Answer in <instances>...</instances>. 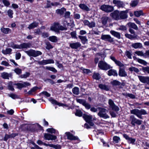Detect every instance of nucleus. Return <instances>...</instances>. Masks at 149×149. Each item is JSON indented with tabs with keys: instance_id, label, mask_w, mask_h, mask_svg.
<instances>
[{
	"instance_id": "26",
	"label": "nucleus",
	"mask_w": 149,
	"mask_h": 149,
	"mask_svg": "<svg viewBox=\"0 0 149 149\" xmlns=\"http://www.w3.org/2000/svg\"><path fill=\"white\" fill-rule=\"evenodd\" d=\"M31 126L28 124L23 125L22 126V130L23 131L28 130L31 129Z\"/></svg>"
},
{
	"instance_id": "35",
	"label": "nucleus",
	"mask_w": 149,
	"mask_h": 149,
	"mask_svg": "<svg viewBox=\"0 0 149 149\" xmlns=\"http://www.w3.org/2000/svg\"><path fill=\"white\" fill-rule=\"evenodd\" d=\"M30 73L29 72H26L24 74L20 75L19 77L21 78H26L30 75Z\"/></svg>"
},
{
	"instance_id": "16",
	"label": "nucleus",
	"mask_w": 149,
	"mask_h": 149,
	"mask_svg": "<svg viewBox=\"0 0 149 149\" xmlns=\"http://www.w3.org/2000/svg\"><path fill=\"white\" fill-rule=\"evenodd\" d=\"M118 75L121 77H126L127 76V74L125 72V69L119 68Z\"/></svg>"
},
{
	"instance_id": "38",
	"label": "nucleus",
	"mask_w": 149,
	"mask_h": 149,
	"mask_svg": "<svg viewBox=\"0 0 149 149\" xmlns=\"http://www.w3.org/2000/svg\"><path fill=\"white\" fill-rule=\"evenodd\" d=\"M93 79L97 80H99L101 78L100 74L98 73L95 72L93 73Z\"/></svg>"
},
{
	"instance_id": "29",
	"label": "nucleus",
	"mask_w": 149,
	"mask_h": 149,
	"mask_svg": "<svg viewBox=\"0 0 149 149\" xmlns=\"http://www.w3.org/2000/svg\"><path fill=\"white\" fill-rule=\"evenodd\" d=\"M79 7L82 10L88 11L90 10L89 8L84 4H80Z\"/></svg>"
},
{
	"instance_id": "23",
	"label": "nucleus",
	"mask_w": 149,
	"mask_h": 149,
	"mask_svg": "<svg viewBox=\"0 0 149 149\" xmlns=\"http://www.w3.org/2000/svg\"><path fill=\"white\" fill-rule=\"evenodd\" d=\"M108 74L109 76L113 75V76H117L118 73L116 71L113 69H111L108 71Z\"/></svg>"
},
{
	"instance_id": "20",
	"label": "nucleus",
	"mask_w": 149,
	"mask_h": 149,
	"mask_svg": "<svg viewBox=\"0 0 149 149\" xmlns=\"http://www.w3.org/2000/svg\"><path fill=\"white\" fill-rule=\"evenodd\" d=\"M113 3L116 5L118 8H123L124 6V4L122 2L118 0H113Z\"/></svg>"
},
{
	"instance_id": "43",
	"label": "nucleus",
	"mask_w": 149,
	"mask_h": 149,
	"mask_svg": "<svg viewBox=\"0 0 149 149\" xmlns=\"http://www.w3.org/2000/svg\"><path fill=\"white\" fill-rule=\"evenodd\" d=\"M134 15L137 17H139L141 15H143V12L141 10L135 11L134 12Z\"/></svg>"
},
{
	"instance_id": "6",
	"label": "nucleus",
	"mask_w": 149,
	"mask_h": 149,
	"mask_svg": "<svg viewBox=\"0 0 149 149\" xmlns=\"http://www.w3.org/2000/svg\"><path fill=\"white\" fill-rule=\"evenodd\" d=\"M100 9L102 10L107 13L110 12L113 10V6L109 5H103L101 6Z\"/></svg>"
},
{
	"instance_id": "13",
	"label": "nucleus",
	"mask_w": 149,
	"mask_h": 149,
	"mask_svg": "<svg viewBox=\"0 0 149 149\" xmlns=\"http://www.w3.org/2000/svg\"><path fill=\"white\" fill-rule=\"evenodd\" d=\"M54 63V60L52 59L43 60L41 61H38V63L40 65H45L49 63Z\"/></svg>"
},
{
	"instance_id": "36",
	"label": "nucleus",
	"mask_w": 149,
	"mask_h": 149,
	"mask_svg": "<svg viewBox=\"0 0 149 149\" xmlns=\"http://www.w3.org/2000/svg\"><path fill=\"white\" fill-rule=\"evenodd\" d=\"M125 35L126 37L130 39L136 38L137 36V35H132L131 34H130L128 33L125 34Z\"/></svg>"
},
{
	"instance_id": "49",
	"label": "nucleus",
	"mask_w": 149,
	"mask_h": 149,
	"mask_svg": "<svg viewBox=\"0 0 149 149\" xmlns=\"http://www.w3.org/2000/svg\"><path fill=\"white\" fill-rule=\"evenodd\" d=\"M14 71L17 74H19L22 73V70L21 69L17 68H15Z\"/></svg>"
},
{
	"instance_id": "34",
	"label": "nucleus",
	"mask_w": 149,
	"mask_h": 149,
	"mask_svg": "<svg viewBox=\"0 0 149 149\" xmlns=\"http://www.w3.org/2000/svg\"><path fill=\"white\" fill-rule=\"evenodd\" d=\"M138 77L141 82L144 83H145L147 76H142L139 75Z\"/></svg>"
},
{
	"instance_id": "32",
	"label": "nucleus",
	"mask_w": 149,
	"mask_h": 149,
	"mask_svg": "<svg viewBox=\"0 0 149 149\" xmlns=\"http://www.w3.org/2000/svg\"><path fill=\"white\" fill-rule=\"evenodd\" d=\"M78 37L81 40V41L83 44H85L88 41V39H87L86 37L85 36H79Z\"/></svg>"
},
{
	"instance_id": "61",
	"label": "nucleus",
	"mask_w": 149,
	"mask_h": 149,
	"mask_svg": "<svg viewBox=\"0 0 149 149\" xmlns=\"http://www.w3.org/2000/svg\"><path fill=\"white\" fill-rule=\"evenodd\" d=\"M47 132L51 133H55L56 132V130L53 128L47 129Z\"/></svg>"
},
{
	"instance_id": "33",
	"label": "nucleus",
	"mask_w": 149,
	"mask_h": 149,
	"mask_svg": "<svg viewBox=\"0 0 149 149\" xmlns=\"http://www.w3.org/2000/svg\"><path fill=\"white\" fill-rule=\"evenodd\" d=\"M49 40L53 42H56L58 41L57 38L55 36H50L49 38Z\"/></svg>"
},
{
	"instance_id": "22",
	"label": "nucleus",
	"mask_w": 149,
	"mask_h": 149,
	"mask_svg": "<svg viewBox=\"0 0 149 149\" xmlns=\"http://www.w3.org/2000/svg\"><path fill=\"white\" fill-rule=\"evenodd\" d=\"M110 33L114 37H116L118 39L121 38L120 33L111 30L110 31Z\"/></svg>"
},
{
	"instance_id": "37",
	"label": "nucleus",
	"mask_w": 149,
	"mask_h": 149,
	"mask_svg": "<svg viewBox=\"0 0 149 149\" xmlns=\"http://www.w3.org/2000/svg\"><path fill=\"white\" fill-rule=\"evenodd\" d=\"M72 91L73 93L75 95H78L79 93V88L78 87H75L72 89Z\"/></svg>"
},
{
	"instance_id": "60",
	"label": "nucleus",
	"mask_w": 149,
	"mask_h": 149,
	"mask_svg": "<svg viewBox=\"0 0 149 149\" xmlns=\"http://www.w3.org/2000/svg\"><path fill=\"white\" fill-rule=\"evenodd\" d=\"M138 3V0H134L132 1L131 6L132 7L135 6Z\"/></svg>"
},
{
	"instance_id": "25",
	"label": "nucleus",
	"mask_w": 149,
	"mask_h": 149,
	"mask_svg": "<svg viewBox=\"0 0 149 149\" xmlns=\"http://www.w3.org/2000/svg\"><path fill=\"white\" fill-rule=\"evenodd\" d=\"M109 19V18L107 17L104 16L102 17L101 18V23L102 24L104 25H106Z\"/></svg>"
},
{
	"instance_id": "21",
	"label": "nucleus",
	"mask_w": 149,
	"mask_h": 149,
	"mask_svg": "<svg viewBox=\"0 0 149 149\" xmlns=\"http://www.w3.org/2000/svg\"><path fill=\"white\" fill-rule=\"evenodd\" d=\"M131 46L134 49L141 48L143 47L142 44L140 42H136L133 43L131 45Z\"/></svg>"
},
{
	"instance_id": "8",
	"label": "nucleus",
	"mask_w": 149,
	"mask_h": 149,
	"mask_svg": "<svg viewBox=\"0 0 149 149\" xmlns=\"http://www.w3.org/2000/svg\"><path fill=\"white\" fill-rule=\"evenodd\" d=\"M108 103L109 105V107L112 110L116 112L118 111L119 110V108L114 104L113 101L111 99H110L108 101Z\"/></svg>"
},
{
	"instance_id": "24",
	"label": "nucleus",
	"mask_w": 149,
	"mask_h": 149,
	"mask_svg": "<svg viewBox=\"0 0 149 149\" xmlns=\"http://www.w3.org/2000/svg\"><path fill=\"white\" fill-rule=\"evenodd\" d=\"M127 25L130 28H132L135 30H138V29L137 25L134 23L129 22L127 24Z\"/></svg>"
},
{
	"instance_id": "54",
	"label": "nucleus",
	"mask_w": 149,
	"mask_h": 149,
	"mask_svg": "<svg viewBox=\"0 0 149 149\" xmlns=\"http://www.w3.org/2000/svg\"><path fill=\"white\" fill-rule=\"evenodd\" d=\"M46 46L45 48L46 49L49 50L50 49H52L53 47L51 45L49 42H47L46 43Z\"/></svg>"
},
{
	"instance_id": "62",
	"label": "nucleus",
	"mask_w": 149,
	"mask_h": 149,
	"mask_svg": "<svg viewBox=\"0 0 149 149\" xmlns=\"http://www.w3.org/2000/svg\"><path fill=\"white\" fill-rule=\"evenodd\" d=\"M16 85L17 86V88L20 89H21L22 88H24V86L23 84L18 83L16 84Z\"/></svg>"
},
{
	"instance_id": "19",
	"label": "nucleus",
	"mask_w": 149,
	"mask_h": 149,
	"mask_svg": "<svg viewBox=\"0 0 149 149\" xmlns=\"http://www.w3.org/2000/svg\"><path fill=\"white\" fill-rule=\"evenodd\" d=\"M123 137L128 141V142L130 143L133 144L135 142L136 140L135 139H132L130 137L126 134H124L123 135Z\"/></svg>"
},
{
	"instance_id": "45",
	"label": "nucleus",
	"mask_w": 149,
	"mask_h": 149,
	"mask_svg": "<svg viewBox=\"0 0 149 149\" xmlns=\"http://www.w3.org/2000/svg\"><path fill=\"white\" fill-rule=\"evenodd\" d=\"M46 68L50 71L53 72H54L56 73L57 72V70L54 67L47 66Z\"/></svg>"
},
{
	"instance_id": "39",
	"label": "nucleus",
	"mask_w": 149,
	"mask_h": 149,
	"mask_svg": "<svg viewBox=\"0 0 149 149\" xmlns=\"http://www.w3.org/2000/svg\"><path fill=\"white\" fill-rule=\"evenodd\" d=\"M49 100L52 104H56L59 106H62V104H60L57 102L56 100H55L52 99L51 98H49Z\"/></svg>"
},
{
	"instance_id": "28",
	"label": "nucleus",
	"mask_w": 149,
	"mask_h": 149,
	"mask_svg": "<svg viewBox=\"0 0 149 149\" xmlns=\"http://www.w3.org/2000/svg\"><path fill=\"white\" fill-rule=\"evenodd\" d=\"M99 87L101 89L108 91L109 90V88L108 86L103 84H100L99 85Z\"/></svg>"
},
{
	"instance_id": "40",
	"label": "nucleus",
	"mask_w": 149,
	"mask_h": 149,
	"mask_svg": "<svg viewBox=\"0 0 149 149\" xmlns=\"http://www.w3.org/2000/svg\"><path fill=\"white\" fill-rule=\"evenodd\" d=\"M1 31L5 34H7L10 31V30L9 28H5L2 27L1 29Z\"/></svg>"
},
{
	"instance_id": "27",
	"label": "nucleus",
	"mask_w": 149,
	"mask_h": 149,
	"mask_svg": "<svg viewBox=\"0 0 149 149\" xmlns=\"http://www.w3.org/2000/svg\"><path fill=\"white\" fill-rule=\"evenodd\" d=\"M38 25V23L34 22L29 25L28 28L29 29H32L37 27Z\"/></svg>"
},
{
	"instance_id": "53",
	"label": "nucleus",
	"mask_w": 149,
	"mask_h": 149,
	"mask_svg": "<svg viewBox=\"0 0 149 149\" xmlns=\"http://www.w3.org/2000/svg\"><path fill=\"white\" fill-rule=\"evenodd\" d=\"M138 62L139 63L144 65H146L147 64V62L145 61L140 58H139V59L138 60Z\"/></svg>"
},
{
	"instance_id": "5",
	"label": "nucleus",
	"mask_w": 149,
	"mask_h": 149,
	"mask_svg": "<svg viewBox=\"0 0 149 149\" xmlns=\"http://www.w3.org/2000/svg\"><path fill=\"white\" fill-rule=\"evenodd\" d=\"M98 66L101 69L107 70L110 68V65L103 61H100L98 64Z\"/></svg>"
},
{
	"instance_id": "56",
	"label": "nucleus",
	"mask_w": 149,
	"mask_h": 149,
	"mask_svg": "<svg viewBox=\"0 0 149 149\" xmlns=\"http://www.w3.org/2000/svg\"><path fill=\"white\" fill-rule=\"evenodd\" d=\"M115 63L118 66L120 67V68L123 67L124 65L120 61L117 60L115 62Z\"/></svg>"
},
{
	"instance_id": "44",
	"label": "nucleus",
	"mask_w": 149,
	"mask_h": 149,
	"mask_svg": "<svg viewBox=\"0 0 149 149\" xmlns=\"http://www.w3.org/2000/svg\"><path fill=\"white\" fill-rule=\"evenodd\" d=\"M129 70L131 72L134 71L136 73H138L139 71V69L137 68L133 67H132L129 68Z\"/></svg>"
},
{
	"instance_id": "2",
	"label": "nucleus",
	"mask_w": 149,
	"mask_h": 149,
	"mask_svg": "<svg viewBox=\"0 0 149 149\" xmlns=\"http://www.w3.org/2000/svg\"><path fill=\"white\" fill-rule=\"evenodd\" d=\"M98 109L99 110L97 115L101 118H102L104 119H107L109 118V116L106 113V112H108L107 109L101 107H98Z\"/></svg>"
},
{
	"instance_id": "42",
	"label": "nucleus",
	"mask_w": 149,
	"mask_h": 149,
	"mask_svg": "<svg viewBox=\"0 0 149 149\" xmlns=\"http://www.w3.org/2000/svg\"><path fill=\"white\" fill-rule=\"evenodd\" d=\"M10 75L11 74L6 72H3L1 74L2 77L5 79H8Z\"/></svg>"
},
{
	"instance_id": "48",
	"label": "nucleus",
	"mask_w": 149,
	"mask_h": 149,
	"mask_svg": "<svg viewBox=\"0 0 149 149\" xmlns=\"http://www.w3.org/2000/svg\"><path fill=\"white\" fill-rule=\"evenodd\" d=\"M135 53L138 56L144 57V53L142 51H136L135 52Z\"/></svg>"
},
{
	"instance_id": "51",
	"label": "nucleus",
	"mask_w": 149,
	"mask_h": 149,
	"mask_svg": "<svg viewBox=\"0 0 149 149\" xmlns=\"http://www.w3.org/2000/svg\"><path fill=\"white\" fill-rule=\"evenodd\" d=\"M8 96L14 99L18 98V97L17 95L13 93L9 94Z\"/></svg>"
},
{
	"instance_id": "4",
	"label": "nucleus",
	"mask_w": 149,
	"mask_h": 149,
	"mask_svg": "<svg viewBox=\"0 0 149 149\" xmlns=\"http://www.w3.org/2000/svg\"><path fill=\"white\" fill-rule=\"evenodd\" d=\"M25 52L29 56L36 57L39 55H41L42 53L38 51H36L33 49H30L28 51H26Z\"/></svg>"
},
{
	"instance_id": "59",
	"label": "nucleus",
	"mask_w": 149,
	"mask_h": 149,
	"mask_svg": "<svg viewBox=\"0 0 149 149\" xmlns=\"http://www.w3.org/2000/svg\"><path fill=\"white\" fill-rule=\"evenodd\" d=\"M8 16L10 18H13V11L12 10L9 9L8 11Z\"/></svg>"
},
{
	"instance_id": "57",
	"label": "nucleus",
	"mask_w": 149,
	"mask_h": 149,
	"mask_svg": "<svg viewBox=\"0 0 149 149\" xmlns=\"http://www.w3.org/2000/svg\"><path fill=\"white\" fill-rule=\"evenodd\" d=\"M77 101L78 102L82 104L83 105H84L86 102L85 100L81 99H77Z\"/></svg>"
},
{
	"instance_id": "41",
	"label": "nucleus",
	"mask_w": 149,
	"mask_h": 149,
	"mask_svg": "<svg viewBox=\"0 0 149 149\" xmlns=\"http://www.w3.org/2000/svg\"><path fill=\"white\" fill-rule=\"evenodd\" d=\"M12 51V49L10 48H7L6 50H3L2 52L4 54H9Z\"/></svg>"
},
{
	"instance_id": "46",
	"label": "nucleus",
	"mask_w": 149,
	"mask_h": 149,
	"mask_svg": "<svg viewBox=\"0 0 149 149\" xmlns=\"http://www.w3.org/2000/svg\"><path fill=\"white\" fill-rule=\"evenodd\" d=\"M111 83L113 86H120L121 84L120 82L116 80H113Z\"/></svg>"
},
{
	"instance_id": "3",
	"label": "nucleus",
	"mask_w": 149,
	"mask_h": 149,
	"mask_svg": "<svg viewBox=\"0 0 149 149\" xmlns=\"http://www.w3.org/2000/svg\"><path fill=\"white\" fill-rule=\"evenodd\" d=\"M130 120L131 124L133 126H134L136 124L140 125L142 124V121L141 120L137 119L134 115H132L130 116Z\"/></svg>"
},
{
	"instance_id": "58",
	"label": "nucleus",
	"mask_w": 149,
	"mask_h": 149,
	"mask_svg": "<svg viewBox=\"0 0 149 149\" xmlns=\"http://www.w3.org/2000/svg\"><path fill=\"white\" fill-rule=\"evenodd\" d=\"M142 70L144 72L149 74V67H143Z\"/></svg>"
},
{
	"instance_id": "55",
	"label": "nucleus",
	"mask_w": 149,
	"mask_h": 149,
	"mask_svg": "<svg viewBox=\"0 0 149 149\" xmlns=\"http://www.w3.org/2000/svg\"><path fill=\"white\" fill-rule=\"evenodd\" d=\"M8 88L9 90L12 91H13L14 90L12 83L11 82H9L8 83Z\"/></svg>"
},
{
	"instance_id": "52",
	"label": "nucleus",
	"mask_w": 149,
	"mask_h": 149,
	"mask_svg": "<svg viewBox=\"0 0 149 149\" xmlns=\"http://www.w3.org/2000/svg\"><path fill=\"white\" fill-rule=\"evenodd\" d=\"M75 114L76 116L80 117L82 116V113L80 110H77L75 113Z\"/></svg>"
},
{
	"instance_id": "14",
	"label": "nucleus",
	"mask_w": 149,
	"mask_h": 149,
	"mask_svg": "<svg viewBox=\"0 0 149 149\" xmlns=\"http://www.w3.org/2000/svg\"><path fill=\"white\" fill-rule=\"evenodd\" d=\"M65 134L67 136V139L70 140H75L78 139L77 136H74L70 132H66Z\"/></svg>"
},
{
	"instance_id": "9",
	"label": "nucleus",
	"mask_w": 149,
	"mask_h": 149,
	"mask_svg": "<svg viewBox=\"0 0 149 149\" xmlns=\"http://www.w3.org/2000/svg\"><path fill=\"white\" fill-rule=\"evenodd\" d=\"M101 38L103 40L108 41L110 43H112L114 41L113 38L109 35H102Z\"/></svg>"
},
{
	"instance_id": "50",
	"label": "nucleus",
	"mask_w": 149,
	"mask_h": 149,
	"mask_svg": "<svg viewBox=\"0 0 149 149\" xmlns=\"http://www.w3.org/2000/svg\"><path fill=\"white\" fill-rule=\"evenodd\" d=\"M70 35H71L72 38L76 39L77 38V37L76 36L77 34L76 31H74L71 32L70 33Z\"/></svg>"
},
{
	"instance_id": "10",
	"label": "nucleus",
	"mask_w": 149,
	"mask_h": 149,
	"mask_svg": "<svg viewBox=\"0 0 149 149\" xmlns=\"http://www.w3.org/2000/svg\"><path fill=\"white\" fill-rule=\"evenodd\" d=\"M83 23L85 26H87L90 28H92L95 26V23L94 21L90 22L87 20L83 21Z\"/></svg>"
},
{
	"instance_id": "1",
	"label": "nucleus",
	"mask_w": 149,
	"mask_h": 149,
	"mask_svg": "<svg viewBox=\"0 0 149 149\" xmlns=\"http://www.w3.org/2000/svg\"><path fill=\"white\" fill-rule=\"evenodd\" d=\"M130 113L136 115L139 118L141 119L143 118L142 115H146L147 114L146 111L144 109L139 110L138 109H134L130 110Z\"/></svg>"
},
{
	"instance_id": "30",
	"label": "nucleus",
	"mask_w": 149,
	"mask_h": 149,
	"mask_svg": "<svg viewBox=\"0 0 149 149\" xmlns=\"http://www.w3.org/2000/svg\"><path fill=\"white\" fill-rule=\"evenodd\" d=\"M31 46L30 43H24L20 44L21 49L29 48Z\"/></svg>"
},
{
	"instance_id": "12",
	"label": "nucleus",
	"mask_w": 149,
	"mask_h": 149,
	"mask_svg": "<svg viewBox=\"0 0 149 149\" xmlns=\"http://www.w3.org/2000/svg\"><path fill=\"white\" fill-rule=\"evenodd\" d=\"M128 10H126L125 11H120V18L121 19H125L127 18L128 17L127 13Z\"/></svg>"
},
{
	"instance_id": "63",
	"label": "nucleus",
	"mask_w": 149,
	"mask_h": 149,
	"mask_svg": "<svg viewBox=\"0 0 149 149\" xmlns=\"http://www.w3.org/2000/svg\"><path fill=\"white\" fill-rule=\"evenodd\" d=\"M74 18L77 19H79L80 17V15L79 14L76 13L75 12L74 13Z\"/></svg>"
},
{
	"instance_id": "15",
	"label": "nucleus",
	"mask_w": 149,
	"mask_h": 149,
	"mask_svg": "<svg viewBox=\"0 0 149 149\" xmlns=\"http://www.w3.org/2000/svg\"><path fill=\"white\" fill-rule=\"evenodd\" d=\"M44 137L45 139L48 140H55L56 139V136H55L51 134H45L44 135Z\"/></svg>"
},
{
	"instance_id": "7",
	"label": "nucleus",
	"mask_w": 149,
	"mask_h": 149,
	"mask_svg": "<svg viewBox=\"0 0 149 149\" xmlns=\"http://www.w3.org/2000/svg\"><path fill=\"white\" fill-rule=\"evenodd\" d=\"M83 117L86 121L91 126H93L94 125V124L93 122L92 117L91 116L84 114Z\"/></svg>"
},
{
	"instance_id": "31",
	"label": "nucleus",
	"mask_w": 149,
	"mask_h": 149,
	"mask_svg": "<svg viewBox=\"0 0 149 149\" xmlns=\"http://www.w3.org/2000/svg\"><path fill=\"white\" fill-rule=\"evenodd\" d=\"M66 10V9L64 8H62L61 9H58L56 10V12L58 14L62 15Z\"/></svg>"
},
{
	"instance_id": "64",
	"label": "nucleus",
	"mask_w": 149,
	"mask_h": 149,
	"mask_svg": "<svg viewBox=\"0 0 149 149\" xmlns=\"http://www.w3.org/2000/svg\"><path fill=\"white\" fill-rule=\"evenodd\" d=\"M127 29L126 27L125 26L123 25L120 26L119 28V30L123 31L126 30Z\"/></svg>"
},
{
	"instance_id": "17",
	"label": "nucleus",
	"mask_w": 149,
	"mask_h": 149,
	"mask_svg": "<svg viewBox=\"0 0 149 149\" xmlns=\"http://www.w3.org/2000/svg\"><path fill=\"white\" fill-rule=\"evenodd\" d=\"M59 25V23L58 22L54 23L53 25L50 27V30L55 32H58Z\"/></svg>"
},
{
	"instance_id": "11",
	"label": "nucleus",
	"mask_w": 149,
	"mask_h": 149,
	"mask_svg": "<svg viewBox=\"0 0 149 149\" xmlns=\"http://www.w3.org/2000/svg\"><path fill=\"white\" fill-rule=\"evenodd\" d=\"M110 16L116 20H120V11L116 10L110 14Z\"/></svg>"
},
{
	"instance_id": "18",
	"label": "nucleus",
	"mask_w": 149,
	"mask_h": 149,
	"mask_svg": "<svg viewBox=\"0 0 149 149\" xmlns=\"http://www.w3.org/2000/svg\"><path fill=\"white\" fill-rule=\"evenodd\" d=\"M81 46V44L79 42L71 43L70 44V46L73 49H77Z\"/></svg>"
},
{
	"instance_id": "47",
	"label": "nucleus",
	"mask_w": 149,
	"mask_h": 149,
	"mask_svg": "<svg viewBox=\"0 0 149 149\" xmlns=\"http://www.w3.org/2000/svg\"><path fill=\"white\" fill-rule=\"evenodd\" d=\"M38 88V87H34L28 92V94L30 95L32 94L33 93L35 92Z\"/></svg>"
}]
</instances>
